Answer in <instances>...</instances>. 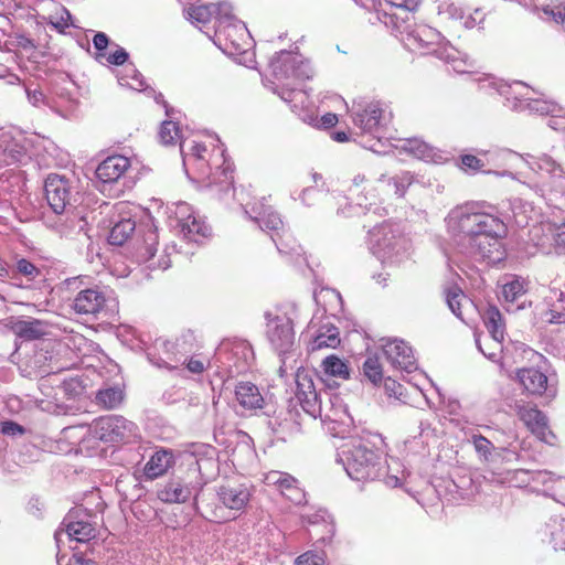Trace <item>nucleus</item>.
I'll list each match as a JSON object with an SVG mask.
<instances>
[{"instance_id":"nucleus-1","label":"nucleus","mask_w":565,"mask_h":565,"mask_svg":"<svg viewBox=\"0 0 565 565\" xmlns=\"http://www.w3.org/2000/svg\"><path fill=\"white\" fill-rule=\"evenodd\" d=\"M445 222L461 253L488 264L503 259L501 239L507 225L499 216L480 211L475 203H466L450 210Z\"/></svg>"},{"instance_id":"nucleus-2","label":"nucleus","mask_w":565,"mask_h":565,"mask_svg":"<svg viewBox=\"0 0 565 565\" xmlns=\"http://www.w3.org/2000/svg\"><path fill=\"white\" fill-rule=\"evenodd\" d=\"M159 138L163 145H172L180 140L183 167L189 178L206 181L207 186L217 185L221 192H227L233 188V170L218 139L207 159L206 147L196 140L184 139L172 119L162 122Z\"/></svg>"},{"instance_id":"nucleus-3","label":"nucleus","mask_w":565,"mask_h":565,"mask_svg":"<svg viewBox=\"0 0 565 565\" xmlns=\"http://www.w3.org/2000/svg\"><path fill=\"white\" fill-rule=\"evenodd\" d=\"M414 181L415 177L409 171H401L392 177L383 173L375 180H371L365 173L359 172L353 177L349 190L354 196V204L349 205V211L339 209L337 213L344 217L369 213L381 216V212H384L385 209L380 206L379 203L385 198H404Z\"/></svg>"},{"instance_id":"nucleus-4","label":"nucleus","mask_w":565,"mask_h":565,"mask_svg":"<svg viewBox=\"0 0 565 565\" xmlns=\"http://www.w3.org/2000/svg\"><path fill=\"white\" fill-rule=\"evenodd\" d=\"M380 435L365 433L351 436L339 448L337 461L341 463L348 476L355 481L375 480L381 476Z\"/></svg>"},{"instance_id":"nucleus-5","label":"nucleus","mask_w":565,"mask_h":565,"mask_svg":"<svg viewBox=\"0 0 565 565\" xmlns=\"http://www.w3.org/2000/svg\"><path fill=\"white\" fill-rule=\"evenodd\" d=\"M269 66L273 76V92L286 103L298 99L303 103L307 93L301 85L315 75L309 60L299 53L280 51L271 58Z\"/></svg>"},{"instance_id":"nucleus-6","label":"nucleus","mask_w":565,"mask_h":565,"mask_svg":"<svg viewBox=\"0 0 565 565\" xmlns=\"http://www.w3.org/2000/svg\"><path fill=\"white\" fill-rule=\"evenodd\" d=\"M392 33L411 51L434 54L447 63H452L456 72H466V70L457 65V58L455 57L457 52L455 49L444 41L443 35L436 29L426 24H417L415 19L407 21V18H404V21Z\"/></svg>"},{"instance_id":"nucleus-7","label":"nucleus","mask_w":565,"mask_h":565,"mask_svg":"<svg viewBox=\"0 0 565 565\" xmlns=\"http://www.w3.org/2000/svg\"><path fill=\"white\" fill-rule=\"evenodd\" d=\"M353 126L363 135H369L361 146L375 153L386 152V142L381 138V132L391 122L392 111L388 106L380 100L361 99L354 102L351 108Z\"/></svg>"},{"instance_id":"nucleus-8","label":"nucleus","mask_w":565,"mask_h":565,"mask_svg":"<svg viewBox=\"0 0 565 565\" xmlns=\"http://www.w3.org/2000/svg\"><path fill=\"white\" fill-rule=\"evenodd\" d=\"M369 248L383 264H398L407 253V242L391 223L369 231Z\"/></svg>"},{"instance_id":"nucleus-9","label":"nucleus","mask_w":565,"mask_h":565,"mask_svg":"<svg viewBox=\"0 0 565 565\" xmlns=\"http://www.w3.org/2000/svg\"><path fill=\"white\" fill-rule=\"evenodd\" d=\"M244 210L262 231L270 235L279 253H297L296 246L288 245L290 236L285 232L280 215L270 205L265 204L264 199L252 205L249 203L245 204Z\"/></svg>"},{"instance_id":"nucleus-10","label":"nucleus","mask_w":565,"mask_h":565,"mask_svg":"<svg viewBox=\"0 0 565 565\" xmlns=\"http://www.w3.org/2000/svg\"><path fill=\"white\" fill-rule=\"evenodd\" d=\"M297 318L295 306L276 308L266 313V334L271 347L279 355L287 354L294 345V320Z\"/></svg>"},{"instance_id":"nucleus-11","label":"nucleus","mask_w":565,"mask_h":565,"mask_svg":"<svg viewBox=\"0 0 565 565\" xmlns=\"http://www.w3.org/2000/svg\"><path fill=\"white\" fill-rule=\"evenodd\" d=\"M253 362L252 345L245 340H234L222 342L209 365H215L228 374H239L248 371Z\"/></svg>"},{"instance_id":"nucleus-12","label":"nucleus","mask_w":565,"mask_h":565,"mask_svg":"<svg viewBox=\"0 0 565 565\" xmlns=\"http://www.w3.org/2000/svg\"><path fill=\"white\" fill-rule=\"evenodd\" d=\"M296 397L302 409L313 418H324L335 405V399L340 396L330 391L317 392L313 382L306 374H297Z\"/></svg>"},{"instance_id":"nucleus-13","label":"nucleus","mask_w":565,"mask_h":565,"mask_svg":"<svg viewBox=\"0 0 565 565\" xmlns=\"http://www.w3.org/2000/svg\"><path fill=\"white\" fill-rule=\"evenodd\" d=\"M214 43L228 55L245 54L249 47V34L246 25L238 21L232 10L226 21L215 26Z\"/></svg>"},{"instance_id":"nucleus-14","label":"nucleus","mask_w":565,"mask_h":565,"mask_svg":"<svg viewBox=\"0 0 565 565\" xmlns=\"http://www.w3.org/2000/svg\"><path fill=\"white\" fill-rule=\"evenodd\" d=\"M96 438L104 443H130L139 437L138 426L119 415L100 417L94 423Z\"/></svg>"},{"instance_id":"nucleus-15","label":"nucleus","mask_w":565,"mask_h":565,"mask_svg":"<svg viewBox=\"0 0 565 565\" xmlns=\"http://www.w3.org/2000/svg\"><path fill=\"white\" fill-rule=\"evenodd\" d=\"M115 305L116 299L111 290L94 286L78 291L73 299L72 308L77 315L97 317Z\"/></svg>"},{"instance_id":"nucleus-16","label":"nucleus","mask_w":565,"mask_h":565,"mask_svg":"<svg viewBox=\"0 0 565 565\" xmlns=\"http://www.w3.org/2000/svg\"><path fill=\"white\" fill-rule=\"evenodd\" d=\"M177 221V226L183 237L190 242L201 243V241L210 235V227L195 215L192 206L185 202L174 204L172 211Z\"/></svg>"},{"instance_id":"nucleus-17","label":"nucleus","mask_w":565,"mask_h":565,"mask_svg":"<svg viewBox=\"0 0 565 565\" xmlns=\"http://www.w3.org/2000/svg\"><path fill=\"white\" fill-rule=\"evenodd\" d=\"M45 196L53 214H61L72 209V198L75 190L73 182L58 174H50L45 180Z\"/></svg>"},{"instance_id":"nucleus-18","label":"nucleus","mask_w":565,"mask_h":565,"mask_svg":"<svg viewBox=\"0 0 565 565\" xmlns=\"http://www.w3.org/2000/svg\"><path fill=\"white\" fill-rule=\"evenodd\" d=\"M483 323L494 343V351L486 352L479 335L476 334V344L479 351L489 360L494 361L498 353L502 351V341L505 334V324L502 313L495 306L488 307L482 315Z\"/></svg>"},{"instance_id":"nucleus-19","label":"nucleus","mask_w":565,"mask_h":565,"mask_svg":"<svg viewBox=\"0 0 565 565\" xmlns=\"http://www.w3.org/2000/svg\"><path fill=\"white\" fill-rule=\"evenodd\" d=\"M527 158L526 162L533 171L552 180V191L565 196V170L562 164L546 153L539 157L527 154Z\"/></svg>"},{"instance_id":"nucleus-20","label":"nucleus","mask_w":565,"mask_h":565,"mask_svg":"<svg viewBox=\"0 0 565 565\" xmlns=\"http://www.w3.org/2000/svg\"><path fill=\"white\" fill-rule=\"evenodd\" d=\"M202 483L188 478L175 477L166 482L158 491V498L166 503H183L192 495L196 499Z\"/></svg>"},{"instance_id":"nucleus-21","label":"nucleus","mask_w":565,"mask_h":565,"mask_svg":"<svg viewBox=\"0 0 565 565\" xmlns=\"http://www.w3.org/2000/svg\"><path fill=\"white\" fill-rule=\"evenodd\" d=\"M515 412L519 419L540 440L551 444L554 435L548 428L546 416L536 406L531 404H516Z\"/></svg>"},{"instance_id":"nucleus-22","label":"nucleus","mask_w":565,"mask_h":565,"mask_svg":"<svg viewBox=\"0 0 565 565\" xmlns=\"http://www.w3.org/2000/svg\"><path fill=\"white\" fill-rule=\"evenodd\" d=\"M382 347L386 360L393 367L407 373L416 370V360L413 350L406 342L398 339H392L386 340Z\"/></svg>"},{"instance_id":"nucleus-23","label":"nucleus","mask_w":565,"mask_h":565,"mask_svg":"<svg viewBox=\"0 0 565 565\" xmlns=\"http://www.w3.org/2000/svg\"><path fill=\"white\" fill-rule=\"evenodd\" d=\"M25 138L18 134L13 136L11 130L0 131V166L22 162L28 157Z\"/></svg>"},{"instance_id":"nucleus-24","label":"nucleus","mask_w":565,"mask_h":565,"mask_svg":"<svg viewBox=\"0 0 565 565\" xmlns=\"http://www.w3.org/2000/svg\"><path fill=\"white\" fill-rule=\"evenodd\" d=\"M131 168L129 158L120 154L107 157L96 169V178L103 184L117 183L126 180Z\"/></svg>"},{"instance_id":"nucleus-25","label":"nucleus","mask_w":565,"mask_h":565,"mask_svg":"<svg viewBox=\"0 0 565 565\" xmlns=\"http://www.w3.org/2000/svg\"><path fill=\"white\" fill-rule=\"evenodd\" d=\"M81 510L76 509L70 511L63 521L65 525V535L70 540H74L79 543L88 542L95 537V529L88 520L78 519ZM63 532L57 531L55 533V541L58 544L62 541Z\"/></svg>"},{"instance_id":"nucleus-26","label":"nucleus","mask_w":565,"mask_h":565,"mask_svg":"<svg viewBox=\"0 0 565 565\" xmlns=\"http://www.w3.org/2000/svg\"><path fill=\"white\" fill-rule=\"evenodd\" d=\"M45 224L51 227L61 236H73L86 230L87 222L79 213L74 212L72 209L66 210L61 214L53 216H45Z\"/></svg>"},{"instance_id":"nucleus-27","label":"nucleus","mask_w":565,"mask_h":565,"mask_svg":"<svg viewBox=\"0 0 565 565\" xmlns=\"http://www.w3.org/2000/svg\"><path fill=\"white\" fill-rule=\"evenodd\" d=\"M220 502L232 511H243L252 497L250 488L244 483L224 484L217 489Z\"/></svg>"},{"instance_id":"nucleus-28","label":"nucleus","mask_w":565,"mask_h":565,"mask_svg":"<svg viewBox=\"0 0 565 565\" xmlns=\"http://www.w3.org/2000/svg\"><path fill=\"white\" fill-rule=\"evenodd\" d=\"M321 422L333 436L341 438H345L353 425V419L341 397L335 399L334 407Z\"/></svg>"},{"instance_id":"nucleus-29","label":"nucleus","mask_w":565,"mask_h":565,"mask_svg":"<svg viewBox=\"0 0 565 565\" xmlns=\"http://www.w3.org/2000/svg\"><path fill=\"white\" fill-rule=\"evenodd\" d=\"M516 379L530 394L542 395L546 393L550 397H554L556 394V390L547 384V376L537 369H521L516 372Z\"/></svg>"},{"instance_id":"nucleus-30","label":"nucleus","mask_w":565,"mask_h":565,"mask_svg":"<svg viewBox=\"0 0 565 565\" xmlns=\"http://www.w3.org/2000/svg\"><path fill=\"white\" fill-rule=\"evenodd\" d=\"M315 324L310 322L306 337H310L308 341V350L313 352L324 348L334 349L340 344V334L338 328L330 323L322 324L315 330Z\"/></svg>"},{"instance_id":"nucleus-31","label":"nucleus","mask_w":565,"mask_h":565,"mask_svg":"<svg viewBox=\"0 0 565 565\" xmlns=\"http://www.w3.org/2000/svg\"><path fill=\"white\" fill-rule=\"evenodd\" d=\"M391 6V11L383 15V23L392 31L398 28V24L407 18V21L414 20V12L418 9L420 0H385Z\"/></svg>"},{"instance_id":"nucleus-32","label":"nucleus","mask_w":565,"mask_h":565,"mask_svg":"<svg viewBox=\"0 0 565 565\" xmlns=\"http://www.w3.org/2000/svg\"><path fill=\"white\" fill-rule=\"evenodd\" d=\"M231 7L228 2L201 4L190 8L188 10V17L191 21L203 24L214 19L216 26L221 21L228 19Z\"/></svg>"},{"instance_id":"nucleus-33","label":"nucleus","mask_w":565,"mask_h":565,"mask_svg":"<svg viewBox=\"0 0 565 565\" xmlns=\"http://www.w3.org/2000/svg\"><path fill=\"white\" fill-rule=\"evenodd\" d=\"M10 329L17 337L24 340L40 339L47 333L46 323L33 318L12 320Z\"/></svg>"},{"instance_id":"nucleus-34","label":"nucleus","mask_w":565,"mask_h":565,"mask_svg":"<svg viewBox=\"0 0 565 565\" xmlns=\"http://www.w3.org/2000/svg\"><path fill=\"white\" fill-rule=\"evenodd\" d=\"M173 465V454L169 450L156 451L143 467V476L147 480H153L163 476Z\"/></svg>"},{"instance_id":"nucleus-35","label":"nucleus","mask_w":565,"mask_h":565,"mask_svg":"<svg viewBox=\"0 0 565 565\" xmlns=\"http://www.w3.org/2000/svg\"><path fill=\"white\" fill-rule=\"evenodd\" d=\"M235 398L245 409H257L263 407L264 398L258 387L250 382H239L235 387Z\"/></svg>"},{"instance_id":"nucleus-36","label":"nucleus","mask_w":565,"mask_h":565,"mask_svg":"<svg viewBox=\"0 0 565 565\" xmlns=\"http://www.w3.org/2000/svg\"><path fill=\"white\" fill-rule=\"evenodd\" d=\"M403 149L413 154L414 157H416L417 159L427 162L437 163L444 160V156L439 150L435 149L434 147L429 146L425 141L417 138L405 140Z\"/></svg>"},{"instance_id":"nucleus-37","label":"nucleus","mask_w":565,"mask_h":565,"mask_svg":"<svg viewBox=\"0 0 565 565\" xmlns=\"http://www.w3.org/2000/svg\"><path fill=\"white\" fill-rule=\"evenodd\" d=\"M513 110L529 111L530 114L550 117L553 111H561L562 107L552 100L534 98L530 95L524 100H521V103H515Z\"/></svg>"},{"instance_id":"nucleus-38","label":"nucleus","mask_w":565,"mask_h":565,"mask_svg":"<svg viewBox=\"0 0 565 565\" xmlns=\"http://www.w3.org/2000/svg\"><path fill=\"white\" fill-rule=\"evenodd\" d=\"M77 107V100L66 88H57L51 95L50 109L63 118H71Z\"/></svg>"},{"instance_id":"nucleus-39","label":"nucleus","mask_w":565,"mask_h":565,"mask_svg":"<svg viewBox=\"0 0 565 565\" xmlns=\"http://www.w3.org/2000/svg\"><path fill=\"white\" fill-rule=\"evenodd\" d=\"M545 534L550 536V542L554 550L565 551V518L553 515L545 524Z\"/></svg>"},{"instance_id":"nucleus-40","label":"nucleus","mask_w":565,"mask_h":565,"mask_svg":"<svg viewBox=\"0 0 565 565\" xmlns=\"http://www.w3.org/2000/svg\"><path fill=\"white\" fill-rule=\"evenodd\" d=\"M499 95L505 99L507 106L513 109L515 103H521V100L530 96V88L522 82H514L512 84L502 82Z\"/></svg>"},{"instance_id":"nucleus-41","label":"nucleus","mask_w":565,"mask_h":565,"mask_svg":"<svg viewBox=\"0 0 565 565\" xmlns=\"http://www.w3.org/2000/svg\"><path fill=\"white\" fill-rule=\"evenodd\" d=\"M510 210L515 224L520 227L526 226L535 214L533 205L520 198L511 200Z\"/></svg>"},{"instance_id":"nucleus-42","label":"nucleus","mask_w":565,"mask_h":565,"mask_svg":"<svg viewBox=\"0 0 565 565\" xmlns=\"http://www.w3.org/2000/svg\"><path fill=\"white\" fill-rule=\"evenodd\" d=\"M321 366L326 375L340 380H348L350 377L348 364L334 354L324 358Z\"/></svg>"},{"instance_id":"nucleus-43","label":"nucleus","mask_w":565,"mask_h":565,"mask_svg":"<svg viewBox=\"0 0 565 565\" xmlns=\"http://www.w3.org/2000/svg\"><path fill=\"white\" fill-rule=\"evenodd\" d=\"M268 426L278 440L286 441L297 429L298 425L291 418L279 416L268 420Z\"/></svg>"},{"instance_id":"nucleus-44","label":"nucleus","mask_w":565,"mask_h":565,"mask_svg":"<svg viewBox=\"0 0 565 565\" xmlns=\"http://www.w3.org/2000/svg\"><path fill=\"white\" fill-rule=\"evenodd\" d=\"M136 224L131 218H121L110 230L109 243L122 245L134 233Z\"/></svg>"},{"instance_id":"nucleus-45","label":"nucleus","mask_w":565,"mask_h":565,"mask_svg":"<svg viewBox=\"0 0 565 565\" xmlns=\"http://www.w3.org/2000/svg\"><path fill=\"white\" fill-rule=\"evenodd\" d=\"M303 520L310 525H321L323 527L322 535L318 539L324 541L327 536H332L334 533V525L330 514L326 510H318L312 514H306Z\"/></svg>"},{"instance_id":"nucleus-46","label":"nucleus","mask_w":565,"mask_h":565,"mask_svg":"<svg viewBox=\"0 0 565 565\" xmlns=\"http://www.w3.org/2000/svg\"><path fill=\"white\" fill-rule=\"evenodd\" d=\"M320 196H326L328 202L330 200L338 199L337 200V204H339L338 210L342 209V210L349 211V205H352L351 203H349L348 198H345V196L339 195L338 198H335L333 195H327V194H323L322 192H320L319 190H317L316 188H307V189H305L302 191L301 195H300V200H301L303 205L311 206V205L315 204V202Z\"/></svg>"},{"instance_id":"nucleus-47","label":"nucleus","mask_w":565,"mask_h":565,"mask_svg":"<svg viewBox=\"0 0 565 565\" xmlns=\"http://www.w3.org/2000/svg\"><path fill=\"white\" fill-rule=\"evenodd\" d=\"M526 282L522 277L513 276L502 286V297L507 302H515L526 291Z\"/></svg>"},{"instance_id":"nucleus-48","label":"nucleus","mask_w":565,"mask_h":565,"mask_svg":"<svg viewBox=\"0 0 565 565\" xmlns=\"http://www.w3.org/2000/svg\"><path fill=\"white\" fill-rule=\"evenodd\" d=\"M9 271L10 275L8 277L15 279L18 276H21L26 282L33 281L41 274L40 269L25 258L18 259L14 267L11 270L9 269Z\"/></svg>"},{"instance_id":"nucleus-49","label":"nucleus","mask_w":565,"mask_h":565,"mask_svg":"<svg viewBox=\"0 0 565 565\" xmlns=\"http://www.w3.org/2000/svg\"><path fill=\"white\" fill-rule=\"evenodd\" d=\"M446 300L451 312L465 321L463 309L471 305L470 300L458 289L449 290Z\"/></svg>"},{"instance_id":"nucleus-50","label":"nucleus","mask_w":565,"mask_h":565,"mask_svg":"<svg viewBox=\"0 0 565 565\" xmlns=\"http://www.w3.org/2000/svg\"><path fill=\"white\" fill-rule=\"evenodd\" d=\"M301 120L316 128H331L338 122V116L333 113H326L319 117L313 111H305L299 114Z\"/></svg>"},{"instance_id":"nucleus-51","label":"nucleus","mask_w":565,"mask_h":565,"mask_svg":"<svg viewBox=\"0 0 565 565\" xmlns=\"http://www.w3.org/2000/svg\"><path fill=\"white\" fill-rule=\"evenodd\" d=\"M122 399L124 393L119 387L104 388L96 395L97 403L109 409L118 407Z\"/></svg>"},{"instance_id":"nucleus-52","label":"nucleus","mask_w":565,"mask_h":565,"mask_svg":"<svg viewBox=\"0 0 565 565\" xmlns=\"http://www.w3.org/2000/svg\"><path fill=\"white\" fill-rule=\"evenodd\" d=\"M544 321L565 326V292H561L557 302L543 313Z\"/></svg>"},{"instance_id":"nucleus-53","label":"nucleus","mask_w":565,"mask_h":565,"mask_svg":"<svg viewBox=\"0 0 565 565\" xmlns=\"http://www.w3.org/2000/svg\"><path fill=\"white\" fill-rule=\"evenodd\" d=\"M126 72L131 74L130 81L126 78V76H118V83L120 86H127L134 90L142 92L147 89L146 82L143 76L139 73V71L132 64L126 65Z\"/></svg>"},{"instance_id":"nucleus-54","label":"nucleus","mask_w":565,"mask_h":565,"mask_svg":"<svg viewBox=\"0 0 565 565\" xmlns=\"http://www.w3.org/2000/svg\"><path fill=\"white\" fill-rule=\"evenodd\" d=\"M363 374L375 385L382 382L383 370L377 356L370 355L366 358L363 363Z\"/></svg>"},{"instance_id":"nucleus-55","label":"nucleus","mask_w":565,"mask_h":565,"mask_svg":"<svg viewBox=\"0 0 565 565\" xmlns=\"http://www.w3.org/2000/svg\"><path fill=\"white\" fill-rule=\"evenodd\" d=\"M158 234L156 231H150L146 235L145 245L138 249V258L140 262H149L152 259L157 252Z\"/></svg>"},{"instance_id":"nucleus-56","label":"nucleus","mask_w":565,"mask_h":565,"mask_svg":"<svg viewBox=\"0 0 565 565\" xmlns=\"http://www.w3.org/2000/svg\"><path fill=\"white\" fill-rule=\"evenodd\" d=\"M552 236L554 247L558 254H565V221L557 223H548L546 225Z\"/></svg>"},{"instance_id":"nucleus-57","label":"nucleus","mask_w":565,"mask_h":565,"mask_svg":"<svg viewBox=\"0 0 565 565\" xmlns=\"http://www.w3.org/2000/svg\"><path fill=\"white\" fill-rule=\"evenodd\" d=\"M25 94H26L28 102L32 106H34L36 108L47 107L50 109L51 96H46L42 92V89H40L38 87L32 88L31 86H25Z\"/></svg>"},{"instance_id":"nucleus-58","label":"nucleus","mask_w":565,"mask_h":565,"mask_svg":"<svg viewBox=\"0 0 565 565\" xmlns=\"http://www.w3.org/2000/svg\"><path fill=\"white\" fill-rule=\"evenodd\" d=\"M295 565H327L323 551H307L295 559Z\"/></svg>"},{"instance_id":"nucleus-59","label":"nucleus","mask_w":565,"mask_h":565,"mask_svg":"<svg viewBox=\"0 0 565 565\" xmlns=\"http://www.w3.org/2000/svg\"><path fill=\"white\" fill-rule=\"evenodd\" d=\"M471 443L477 454L483 459L489 460L492 450L494 449L493 444L481 435H472Z\"/></svg>"},{"instance_id":"nucleus-60","label":"nucleus","mask_w":565,"mask_h":565,"mask_svg":"<svg viewBox=\"0 0 565 565\" xmlns=\"http://www.w3.org/2000/svg\"><path fill=\"white\" fill-rule=\"evenodd\" d=\"M514 473L516 476H531V480L533 482L541 483L543 486L547 484L548 482H552L553 486H555V480L557 479L554 473L546 470H537L533 472H529L526 470H516Z\"/></svg>"},{"instance_id":"nucleus-61","label":"nucleus","mask_w":565,"mask_h":565,"mask_svg":"<svg viewBox=\"0 0 565 565\" xmlns=\"http://www.w3.org/2000/svg\"><path fill=\"white\" fill-rule=\"evenodd\" d=\"M188 396L186 390L178 386H171L162 394V399L166 404H177L185 402Z\"/></svg>"},{"instance_id":"nucleus-62","label":"nucleus","mask_w":565,"mask_h":565,"mask_svg":"<svg viewBox=\"0 0 565 565\" xmlns=\"http://www.w3.org/2000/svg\"><path fill=\"white\" fill-rule=\"evenodd\" d=\"M542 11L545 15V19H551L556 23H565V4L559 3L554 7H543Z\"/></svg>"},{"instance_id":"nucleus-63","label":"nucleus","mask_w":565,"mask_h":565,"mask_svg":"<svg viewBox=\"0 0 565 565\" xmlns=\"http://www.w3.org/2000/svg\"><path fill=\"white\" fill-rule=\"evenodd\" d=\"M56 558L58 565H98L95 561L86 558L82 554H73L71 557L57 554Z\"/></svg>"},{"instance_id":"nucleus-64","label":"nucleus","mask_w":565,"mask_h":565,"mask_svg":"<svg viewBox=\"0 0 565 565\" xmlns=\"http://www.w3.org/2000/svg\"><path fill=\"white\" fill-rule=\"evenodd\" d=\"M547 126L554 130H565V108L561 111H553L547 120Z\"/></svg>"}]
</instances>
